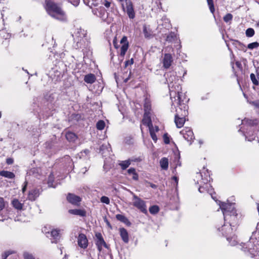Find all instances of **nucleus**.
Segmentation results:
<instances>
[{
    "label": "nucleus",
    "instance_id": "obj_49",
    "mask_svg": "<svg viewBox=\"0 0 259 259\" xmlns=\"http://www.w3.org/2000/svg\"><path fill=\"white\" fill-rule=\"evenodd\" d=\"M250 103L252 105H253V106H254L255 107L259 108V100L252 101V102H250Z\"/></svg>",
    "mask_w": 259,
    "mask_h": 259
},
{
    "label": "nucleus",
    "instance_id": "obj_58",
    "mask_svg": "<svg viewBox=\"0 0 259 259\" xmlns=\"http://www.w3.org/2000/svg\"><path fill=\"white\" fill-rule=\"evenodd\" d=\"M235 65H236V66L239 68H241V64L240 62H238V61H237L235 63Z\"/></svg>",
    "mask_w": 259,
    "mask_h": 259
},
{
    "label": "nucleus",
    "instance_id": "obj_59",
    "mask_svg": "<svg viewBox=\"0 0 259 259\" xmlns=\"http://www.w3.org/2000/svg\"><path fill=\"white\" fill-rule=\"evenodd\" d=\"M172 180H174L175 181L176 185H177L178 183V178L176 176H174L172 178Z\"/></svg>",
    "mask_w": 259,
    "mask_h": 259
},
{
    "label": "nucleus",
    "instance_id": "obj_33",
    "mask_svg": "<svg viewBox=\"0 0 259 259\" xmlns=\"http://www.w3.org/2000/svg\"><path fill=\"white\" fill-rule=\"evenodd\" d=\"M245 138L248 141H252L255 139V134H250L249 132H246V134H244Z\"/></svg>",
    "mask_w": 259,
    "mask_h": 259
},
{
    "label": "nucleus",
    "instance_id": "obj_57",
    "mask_svg": "<svg viewBox=\"0 0 259 259\" xmlns=\"http://www.w3.org/2000/svg\"><path fill=\"white\" fill-rule=\"evenodd\" d=\"M27 185V182L26 181H25V185H24L23 187L22 188V192L23 193H24V192L26 191Z\"/></svg>",
    "mask_w": 259,
    "mask_h": 259
},
{
    "label": "nucleus",
    "instance_id": "obj_1",
    "mask_svg": "<svg viewBox=\"0 0 259 259\" xmlns=\"http://www.w3.org/2000/svg\"><path fill=\"white\" fill-rule=\"evenodd\" d=\"M218 204L223 213L225 222L228 223V224L234 227V228H236L239 220L234 206L235 203L219 201Z\"/></svg>",
    "mask_w": 259,
    "mask_h": 259
},
{
    "label": "nucleus",
    "instance_id": "obj_56",
    "mask_svg": "<svg viewBox=\"0 0 259 259\" xmlns=\"http://www.w3.org/2000/svg\"><path fill=\"white\" fill-rule=\"evenodd\" d=\"M148 184L149 185V186H150L151 188H152L153 189H156L157 187V185H156L154 184H152L150 182H148Z\"/></svg>",
    "mask_w": 259,
    "mask_h": 259
},
{
    "label": "nucleus",
    "instance_id": "obj_31",
    "mask_svg": "<svg viewBox=\"0 0 259 259\" xmlns=\"http://www.w3.org/2000/svg\"><path fill=\"white\" fill-rule=\"evenodd\" d=\"M230 239L228 240L230 244L232 246H235L237 244V237L233 234L229 236Z\"/></svg>",
    "mask_w": 259,
    "mask_h": 259
},
{
    "label": "nucleus",
    "instance_id": "obj_27",
    "mask_svg": "<svg viewBox=\"0 0 259 259\" xmlns=\"http://www.w3.org/2000/svg\"><path fill=\"white\" fill-rule=\"evenodd\" d=\"M160 166L162 169L166 170L168 166V160L166 157L162 158L160 161Z\"/></svg>",
    "mask_w": 259,
    "mask_h": 259
},
{
    "label": "nucleus",
    "instance_id": "obj_23",
    "mask_svg": "<svg viewBox=\"0 0 259 259\" xmlns=\"http://www.w3.org/2000/svg\"><path fill=\"white\" fill-rule=\"evenodd\" d=\"M143 33L145 38H151L153 36V31L146 25L143 26Z\"/></svg>",
    "mask_w": 259,
    "mask_h": 259
},
{
    "label": "nucleus",
    "instance_id": "obj_12",
    "mask_svg": "<svg viewBox=\"0 0 259 259\" xmlns=\"http://www.w3.org/2000/svg\"><path fill=\"white\" fill-rule=\"evenodd\" d=\"M210 181V177L207 176L205 178V180L203 181V183H204V185L203 186H200L199 188V191L200 193H204L205 192H207V193H209L210 194L212 195L211 194V186L207 184V182ZM211 197L214 200V198L211 195Z\"/></svg>",
    "mask_w": 259,
    "mask_h": 259
},
{
    "label": "nucleus",
    "instance_id": "obj_17",
    "mask_svg": "<svg viewBox=\"0 0 259 259\" xmlns=\"http://www.w3.org/2000/svg\"><path fill=\"white\" fill-rule=\"evenodd\" d=\"M40 194L39 189H34L29 191L28 195V199L30 201H34Z\"/></svg>",
    "mask_w": 259,
    "mask_h": 259
},
{
    "label": "nucleus",
    "instance_id": "obj_42",
    "mask_svg": "<svg viewBox=\"0 0 259 259\" xmlns=\"http://www.w3.org/2000/svg\"><path fill=\"white\" fill-rule=\"evenodd\" d=\"M250 77V79H251L252 83H253V84H254L255 85H258V81L257 80V79L256 78L255 75L253 73H251Z\"/></svg>",
    "mask_w": 259,
    "mask_h": 259
},
{
    "label": "nucleus",
    "instance_id": "obj_22",
    "mask_svg": "<svg viewBox=\"0 0 259 259\" xmlns=\"http://www.w3.org/2000/svg\"><path fill=\"white\" fill-rule=\"evenodd\" d=\"M69 212L71 214L84 217L86 215V211L82 209H74L69 210Z\"/></svg>",
    "mask_w": 259,
    "mask_h": 259
},
{
    "label": "nucleus",
    "instance_id": "obj_4",
    "mask_svg": "<svg viewBox=\"0 0 259 259\" xmlns=\"http://www.w3.org/2000/svg\"><path fill=\"white\" fill-rule=\"evenodd\" d=\"M165 75L166 80L168 84L171 101L175 100V97L177 99L178 93L182 95V99H185L183 94L179 91V85L177 84V81H178L179 79L178 77L176 75V73L174 71H170L167 72Z\"/></svg>",
    "mask_w": 259,
    "mask_h": 259
},
{
    "label": "nucleus",
    "instance_id": "obj_19",
    "mask_svg": "<svg viewBox=\"0 0 259 259\" xmlns=\"http://www.w3.org/2000/svg\"><path fill=\"white\" fill-rule=\"evenodd\" d=\"M172 62V58L170 54H165L163 60V66L165 68H168Z\"/></svg>",
    "mask_w": 259,
    "mask_h": 259
},
{
    "label": "nucleus",
    "instance_id": "obj_52",
    "mask_svg": "<svg viewBox=\"0 0 259 259\" xmlns=\"http://www.w3.org/2000/svg\"><path fill=\"white\" fill-rule=\"evenodd\" d=\"M71 4L75 7H77L79 4V0H74L71 2Z\"/></svg>",
    "mask_w": 259,
    "mask_h": 259
},
{
    "label": "nucleus",
    "instance_id": "obj_7",
    "mask_svg": "<svg viewBox=\"0 0 259 259\" xmlns=\"http://www.w3.org/2000/svg\"><path fill=\"white\" fill-rule=\"evenodd\" d=\"M122 10L126 12L130 19H133L135 17V12L134 9L133 3L131 1H127L124 3L121 4Z\"/></svg>",
    "mask_w": 259,
    "mask_h": 259
},
{
    "label": "nucleus",
    "instance_id": "obj_21",
    "mask_svg": "<svg viewBox=\"0 0 259 259\" xmlns=\"http://www.w3.org/2000/svg\"><path fill=\"white\" fill-rule=\"evenodd\" d=\"M96 79L94 74L90 73L84 76V81L87 83H93Z\"/></svg>",
    "mask_w": 259,
    "mask_h": 259
},
{
    "label": "nucleus",
    "instance_id": "obj_10",
    "mask_svg": "<svg viewBox=\"0 0 259 259\" xmlns=\"http://www.w3.org/2000/svg\"><path fill=\"white\" fill-rule=\"evenodd\" d=\"M120 42L122 46L120 50L119 57L121 58V60H123L129 47L127 37L126 36H123L120 40Z\"/></svg>",
    "mask_w": 259,
    "mask_h": 259
},
{
    "label": "nucleus",
    "instance_id": "obj_43",
    "mask_svg": "<svg viewBox=\"0 0 259 259\" xmlns=\"http://www.w3.org/2000/svg\"><path fill=\"white\" fill-rule=\"evenodd\" d=\"M233 15L231 14L228 13L224 17V21L227 23L231 21Z\"/></svg>",
    "mask_w": 259,
    "mask_h": 259
},
{
    "label": "nucleus",
    "instance_id": "obj_46",
    "mask_svg": "<svg viewBox=\"0 0 259 259\" xmlns=\"http://www.w3.org/2000/svg\"><path fill=\"white\" fill-rule=\"evenodd\" d=\"M108 148H110L109 144L107 143V144H103L100 148V151L104 150L105 149H108Z\"/></svg>",
    "mask_w": 259,
    "mask_h": 259
},
{
    "label": "nucleus",
    "instance_id": "obj_9",
    "mask_svg": "<svg viewBox=\"0 0 259 259\" xmlns=\"http://www.w3.org/2000/svg\"><path fill=\"white\" fill-rule=\"evenodd\" d=\"M180 134L183 136L184 139L191 144L194 139V134L192 130L189 127H185L180 132Z\"/></svg>",
    "mask_w": 259,
    "mask_h": 259
},
{
    "label": "nucleus",
    "instance_id": "obj_40",
    "mask_svg": "<svg viewBox=\"0 0 259 259\" xmlns=\"http://www.w3.org/2000/svg\"><path fill=\"white\" fill-rule=\"evenodd\" d=\"M245 33L247 37H252L254 34V30L253 29L249 28L246 30Z\"/></svg>",
    "mask_w": 259,
    "mask_h": 259
},
{
    "label": "nucleus",
    "instance_id": "obj_30",
    "mask_svg": "<svg viewBox=\"0 0 259 259\" xmlns=\"http://www.w3.org/2000/svg\"><path fill=\"white\" fill-rule=\"evenodd\" d=\"M54 181V176L53 173H51L48 177V185L49 187L55 188L56 185H53Z\"/></svg>",
    "mask_w": 259,
    "mask_h": 259
},
{
    "label": "nucleus",
    "instance_id": "obj_55",
    "mask_svg": "<svg viewBox=\"0 0 259 259\" xmlns=\"http://www.w3.org/2000/svg\"><path fill=\"white\" fill-rule=\"evenodd\" d=\"M9 255H10V253H8V252H5L2 255V259H6Z\"/></svg>",
    "mask_w": 259,
    "mask_h": 259
},
{
    "label": "nucleus",
    "instance_id": "obj_53",
    "mask_svg": "<svg viewBox=\"0 0 259 259\" xmlns=\"http://www.w3.org/2000/svg\"><path fill=\"white\" fill-rule=\"evenodd\" d=\"M139 179V176L138 174L136 172L133 175V179L137 181Z\"/></svg>",
    "mask_w": 259,
    "mask_h": 259
},
{
    "label": "nucleus",
    "instance_id": "obj_60",
    "mask_svg": "<svg viewBox=\"0 0 259 259\" xmlns=\"http://www.w3.org/2000/svg\"><path fill=\"white\" fill-rule=\"evenodd\" d=\"M153 129L155 131V133L159 131V128L157 126H155L154 127H153Z\"/></svg>",
    "mask_w": 259,
    "mask_h": 259
},
{
    "label": "nucleus",
    "instance_id": "obj_47",
    "mask_svg": "<svg viewBox=\"0 0 259 259\" xmlns=\"http://www.w3.org/2000/svg\"><path fill=\"white\" fill-rule=\"evenodd\" d=\"M5 207L4 200L2 197H0V211L2 210Z\"/></svg>",
    "mask_w": 259,
    "mask_h": 259
},
{
    "label": "nucleus",
    "instance_id": "obj_44",
    "mask_svg": "<svg viewBox=\"0 0 259 259\" xmlns=\"http://www.w3.org/2000/svg\"><path fill=\"white\" fill-rule=\"evenodd\" d=\"M101 202L106 204H109L110 203L109 198L107 196H102L100 199Z\"/></svg>",
    "mask_w": 259,
    "mask_h": 259
},
{
    "label": "nucleus",
    "instance_id": "obj_45",
    "mask_svg": "<svg viewBox=\"0 0 259 259\" xmlns=\"http://www.w3.org/2000/svg\"><path fill=\"white\" fill-rule=\"evenodd\" d=\"M163 140H164V142L167 144H169L170 141H169V137L168 136V135L167 134H164L163 135Z\"/></svg>",
    "mask_w": 259,
    "mask_h": 259
},
{
    "label": "nucleus",
    "instance_id": "obj_5",
    "mask_svg": "<svg viewBox=\"0 0 259 259\" xmlns=\"http://www.w3.org/2000/svg\"><path fill=\"white\" fill-rule=\"evenodd\" d=\"M72 36L75 43L74 47L76 49H85L89 47L90 42L87 30L81 28H76Z\"/></svg>",
    "mask_w": 259,
    "mask_h": 259
},
{
    "label": "nucleus",
    "instance_id": "obj_37",
    "mask_svg": "<svg viewBox=\"0 0 259 259\" xmlns=\"http://www.w3.org/2000/svg\"><path fill=\"white\" fill-rule=\"evenodd\" d=\"M149 132H150V136L152 139V140L155 142H156L157 140V136L155 133V131L153 129V127H152V128H150L149 129Z\"/></svg>",
    "mask_w": 259,
    "mask_h": 259
},
{
    "label": "nucleus",
    "instance_id": "obj_24",
    "mask_svg": "<svg viewBox=\"0 0 259 259\" xmlns=\"http://www.w3.org/2000/svg\"><path fill=\"white\" fill-rule=\"evenodd\" d=\"M0 176L4 177L6 178H8L10 179H13L15 178V176L14 174L12 172L7 171V170H2L0 171Z\"/></svg>",
    "mask_w": 259,
    "mask_h": 259
},
{
    "label": "nucleus",
    "instance_id": "obj_16",
    "mask_svg": "<svg viewBox=\"0 0 259 259\" xmlns=\"http://www.w3.org/2000/svg\"><path fill=\"white\" fill-rule=\"evenodd\" d=\"M150 115V113H144L142 119L143 124L148 126L149 129L153 127Z\"/></svg>",
    "mask_w": 259,
    "mask_h": 259
},
{
    "label": "nucleus",
    "instance_id": "obj_2",
    "mask_svg": "<svg viewBox=\"0 0 259 259\" xmlns=\"http://www.w3.org/2000/svg\"><path fill=\"white\" fill-rule=\"evenodd\" d=\"M182 95L178 93L177 99L175 97V100L171 101L172 105L174 106H179V109L181 111L182 113L180 115V113L178 109H176L177 114L175 115V122L178 128H181L183 126L185 122V117L188 114V106L184 103V99H182Z\"/></svg>",
    "mask_w": 259,
    "mask_h": 259
},
{
    "label": "nucleus",
    "instance_id": "obj_28",
    "mask_svg": "<svg viewBox=\"0 0 259 259\" xmlns=\"http://www.w3.org/2000/svg\"><path fill=\"white\" fill-rule=\"evenodd\" d=\"M66 139L69 142H74L77 139L76 135L72 132H67L66 134Z\"/></svg>",
    "mask_w": 259,
    "mask_h": 259
},
{
    "label": "nucleus",
    "instance_id": "obj_36",
    "mask_svg": "<svg viewBox=\"0 0 259 259\" xmlns=\"http://www.w3.org/2000/svg\"><path fill=\"white\" fill-rule=\"evenodd\" d=\"M23 256L24 259H35L33 255L28 251H24L23 253Z\"/></svg>",
    "mask_w": 259,
    "mask_h": 259
},
{
    "label": "nucleus",
    "instance_id": "obj_29",
    "mask_svg": "<svg viewBox=\"0 0 259 259\" xmlns=\"http://www.w3.org/2000/svg\"><path fill=\"white\" fill-rule=\"evenodd\" d=\"M131 163V160L130 159H128L126 160L121 161L119 163V165L120 166L122 169L124 170L130 166Z\"/></svg>",
    "mask_w": 259,
    "mask_h": 259
},
{
    "label": "nucleus",
    "instance_id": "obj_39",
    "mask_svg": "<svg viewBox=\"0 0 259 259\" xmlns=\"http://www.w3.org/2000/svg\"><path fill=\"white\" fill-rule=\"evenodd\" d=\"M176 37L175 33L171 32L167 36L166 40L167 41H172L175 40Z\"/></svg>",
    "mask_w": 259,
    "mask_h": 259
},
{
    "label": "nucleus",
    "instance_id": "obj_11",
    "mask_svg": "<svg viewBox=\"0 0 259 259\" xmlns=\"http://www.w3.org/2000/svg\"><path fill=\"white\" fill-rule=\"evenodd\" d=\"M95 236L96 237V245L97 247L98 250L100 252L102 251L103 246L105 248H107L108 246L100 233H96Z\"/></svg>",
    "mask_w": 259,
    "mask_h": 259
},
{
    "label": "nucleus",
    "instance_id": "obj_14",
    "mask_svg": "<svg viewBox=\"0 0 259 259\" xmlns=\"http://www.w3.org/2000/svg\"><path fill=\"white\" fill-rule=\"evenodd\" d=\"M78 245L82 248H86L88 245V240L86 236L83 234H79L77 239Z\"/></svg>",
    "mask_w": 259,
    "mask_h": 259
},
{
    "label": "nucleus",
    "instance_id": "obj_8",
    "mask_svg": "<svg viewBox=\"0 0 259 259\" xmlns=\"http://www.w3.org/2000/svg\"><path fill=\"white\" fill-rule=\"evenodd\" d=\"M236 229V228H234V227L228 224V223L226 222H225V224L221 228H218V230L222 232L223 235L226 237L227 240H229V236L233 235L234 231Z\"/></svg>",
    "mask_w": 259,
    "mask_h": 259
},
{
    "label": "nucleus",
    "instance_id": "obj_18",
    "mask_svg": "<svg viewBox=\"0 0 259 259\" xmlns=\"http://www.w3.org/2000/svg\"><path fill=\"white\" fill-rule=\"evenodd\" d=\"M50 234L51 236V242L52 243H57L60 238L59 230L54 229L51 231Z\"/></svg>",
    "mask_w": 259,
    "mask_h": 259
},
{
    "label": "nucleus",
    "instance_id": "obj_26",
    "mask_svg": "<svg viewBox=\"0 0 259 259\" xmlns=\"http://www.w3.org/2000/svg\"><path fill=\"white\" fill-rule=\"evenodd\" d=\"M12 204L14 208L18 210L22 209L23 205V204L17 199H14L12 201Z\"/></svg>",
    "mask_w": 259,
    "mask_h": 259
},
{
    "label": "nucleus",
    "instance_id": "obj_20",
    "mask_svg": "<svg viewBox=\"0 0 259 259\" xmlns=\"http://www.w3.org/2000/svg\"><path fill=\"white\" fill-rule=\"evenodd\" d=\"M120 235L124 242L127 243L128 242V234L126 230L123 228L119 229Z\"/></svg>",
    "mask_w": 259,
    "mask_h": 259
},
{
    "label": "nucleus",
    "instance_id": "obj_38",
    "mask_svg": "<svg viewBox=\"0 0 259 259\" xmlns=\"http://www.w3.org/2000/svg\"><path fill=\"white\" fill-rule=\"evenodd\" d=\"M259 47V43L257 42H253L250 44H249L247 46V48L250 50H252L255 48H257Z\"/></svg>",
    "mask_w": 259,
    "mask_h": 259
},
{
    "label": "nucleus",
    "instance_id": "obj_48",
    "mask_svg": "<svg viewBox=\"0 0 259 259\" xmlns=\"http://www.w3.org/2000/svg\"><path fill=\"white\" fill-rule=\"evenodd\" d=\"M133 63H134V60H133V59H131V60L125 61V66L127 67L128 65H132Z\"/></svg>",
    "mask_w": 259,
    "mask_h": 259
},
{
    "label": "nucleus",
    "instance_id": "obj_3",
    "mask_svg": "<svg viewBox=\"0 0 259 259\" xmlns=\"http://www.w3.org/2000/svg\"><path fill=\"white\" fill-rule=\"evenodd\" d=\"M45 9L52 18L62 22L67 21V17L65 12L57 4L50 0L46 1Z\"/></svg>",
    "mask_w": 259,
    "mask_h": 259
},
{
    "label": "nucleus",
    "instance_id": "obj_41",
    "mask_svg": "<svg viewBox=\"0 0 259 259\" xmlns=\"http://www.w3.org/2000/svg\"><path fill=\"white\" fill-rule=\"evenodd\" d=\"M207 4L209 6L210 12L213 13L214 11L213 0H207Z\"/></svg>",
    "mask_w": 259,
    "mask_h": 259
},
{
    "label": "nucleus",
    "instance_id": "obj_50",
    "mask_svg": "<svg viewBox=\"0 0 259 259\" xmlns=\"http://www.w3.org/2000/svg\"><path fill=\"white\" fill-rule=\"evenodd\" d=\"M136 169L135 168H130V169H128L127 170V172L128 174L131 175V174H132L133 175L135 172H136Z\"/></svg>",
    "mask_w": 259,
    "mask_h": 259
},
{
    "label": "nucleus",
    "instance_id": "obj_34",
    "mask_svg": "<svg viewBox=\"0 0 259 259\" xmlns=\"http://www.w3.org/2000/svg\"><path fill=\"white\" fill-rule=\"evenodd\" d=\"M144 108L145 113H150V111L151 110V104L148 101H147V100L145 101L144 105Z\"/></svg>",
    "mask_w": 259,
    "mask_h": 259
},
{
    "label": "nucleus",
    "instance_id": "obj_35",
    "mask_svg": "<svg viewBox=\"0 0 259 259\" xmlns=\"http://www.w3.org/2000/svg\"><path fill=\"white\" fill-rule=\"evenodd\" d=\"M159 210V207L157 205H153L149 208V212L153 214L157 213Z\"/></svg>",
    "mask_w": 259,
    "mask_h": 259
},
{
    "label": "nucleus",
    "instance_id": "obj_64",
    "mask_svg": "<svg viewBox=\"0 0 259 259\" xmlns=\"http://www.w3.org/2000/svg\"><path fill=\"white\" fill-rule=\"evenodd\" d=\"M84 152H85V153H88V152H89V150H84Z\"/></svg>",
    "mask_w": 259,
    "mask_h": 259
},
{
    "label": "nucleus",
    "instance_id": "obj_51",
    "mask_svg": "<svg viewBox=\"0 0 259 259\" xmlns=\"http://www.w3.org/2000/svg\"><path fill=\"white\" fill-rule=\"evenodd\" d=\"M6 162L8 164H12L14 162V160L11 158H7L6 160Z\"/></svg>",
    "mask_w": 259,
    "mask_h": 259
},
{
    "label": "nucleus",
    "instance_id": "obj_62",
    "mask_svg": "<svg viewBox=\"0 0 259 259\" xmlns=\"http://www.w3.org/2000/svg\"><path fill=\"white\" fill-rule=\"evenodd\" d=\"M113 44H114V46L115 48L117 49L118 47H117V46L116 45V44L115 42V40H113Z\"/></svg>",
    "mask_w": 259,
    "mask_h": 259
},
{
    "label": "nucleus",
    "instance_id": "obj_6",
    "mask_svg": "<svg viewBox=\"0 0 259 259\" xmlns=\"http://www.w3.org/2000/svg\"><path fill=\"white\" fill-rule=\"evenodd\" d=\"M131 193L133 195V205L143 213H147V210L145 201L136 195L133 192H131Z\"/></svg>",
    "mask_w": 259,
    "mask_h": 259
},
{
    "label": "nucleus",
    "instance_id": "obj_25",
    "mask_svg": "<svg viewBox=\"0 0 259 259\" xmlns=\"http://www.w3.org/2000/svg\"><path fill=\"white\" fill-rule=\"evenodd\" d=\"M116 218L117 220L125 224L126 225L128 226H130L131 223L129 221V220L127 219V218H126L124 215L120 214H117L116 215Z\"/></svg>",
    "mask_w": 259,
    "mask_h": 259
},
{
    "label": "nucleus",
    "instance_id": "obj_15",
    "mask_svg": "<svg viewBox=\"0 0 259 259\" xmlns=\"http://www.w3.org/2000/svg\"><path fill=\"white\" fill-rule=\"evenodd\" d=\"M67 199L70 203L77 205H78L79 203L81 201V198L79 196L71 193H69L68 194Z\"/></svg>",
    "mask_w": 259,
    "mask_h": 259
},
{
    "label": "nucleus",
    "instance_id": "obj_54",
    "mask_svg": "<svg viewBox=\"0 0 259 259\" xmlns=\"http://www.w3.org/2000/svg\"><path fill=\"white\" fill-rule=\"evenodd\" d=\"M104 5L106 8H109L110 6L111 3L107 1H105Z\"/></svg>",
    "mask_w": 259,
    "mask_h": 259
},
{
    "label": "nucleus",
    "instance_id": "obj_63",
    "mask_svg": "<svg viewBox=\"0 0 259 259\" xmlns=\"http://www.w3.org/2000/svg\"><path fill=\"white\" fill-rule=\"evenodd\" d=\"M38 169H35V168H34L32 170V171L33 172V173H34V172H35L36 171H38Z\"/></svg>",
    "mask_w": 259,
    "mask_h": 259
},
{
    "label": "nucleus",
    "instance_id": "obj_32",
    "mask_svg": "<svg viewBox=\"0 0 259 259\" xmlns=\"http://www.w3.org/2000/svg\"><path fill=\"white\" fill-rule=\"evenodd\" d=\"M105 126V123L102 120H100L98 121L96 124L97 128L100 131L103 130Z\"/></svg>",
    "mask_w": 259,
    "mask_h": 259
},
{
    "label": "nucleus",
    "instance_id": "obj_13",
    "mask_svg": "<svg viewBox=\"0 0 259 259\" xmlns=\"http://www.w3.org/2000/svg\"><path fill=\"white\" fill-rule=\"evenodd\" d=\"M258 123V121L256 119L251 120L248 119H244L242 120V124L244 125L243 129H245L244 127H246L245 129L246 130H249V131L254 130L255 128L254 126L256 125Z\"/></svg>",
    "mask_w": 259,
    "mask_h": 259
},
{
    "label": "nucleus",
    "instance_id": "obj_61",
    "mask_svg": "<svg viewBox=\"0 0 259 259\" xmlns=\"http://www.w3.org/2000/svg\"><path fill=\"white\" fill-rule=\"evenodd\" d=\"M128 0H119V1L122 4V3H125L126 2H127Z\"/></svg>",
    "mask_w": 259,
    "mask_h": 259
}]
</instances>
